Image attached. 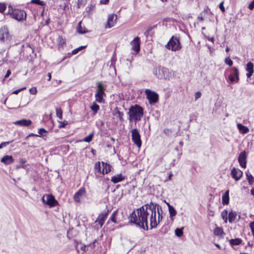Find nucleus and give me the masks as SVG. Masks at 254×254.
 Wrapping results in <instances>:
<instances>
[{"label":"nucleus","instance_id":"obj_1","mask_svg":"<svg viewBox=\"0 0 254 254\" xmlns=\"http://www.w3.org/2000/svg\"><path fill=\"white\" fill-rule=\"evenodd\" d=\"M162 208L157 203L150 202L133 210L128 216L130 223H133L140 228L148 230V219L150 229L156 228L162 220Z\"/></svg>","mask_w":254,"mask_h":254},{"label":"nucleus","instance_id":"obj_2","mask_svg":"<svg viewBox=\"0 0 254 254\" xmlns=\"http://www.w3.org/2000/svg\"><path fill=\"white\" fill-rule=\"evenodd\" d=\"M128 114L130 121H139L143 116V109L140 106L135 104L130 107Z\"/></svg>","mask_w":254,"mask_h":254},{"label":"nucleus","instance_id":"obj_3","mask_svg":"<svg viewBox=\"0 0 254 254\" xmlns=\"http://www.w3.org/2000/svg\"><path fill=\"white\" fill-rule=\"evenodd\" d=\"M8 8L7 14H9L11 18L18 21H22L26 19V13L24 10L13 9L11 5H9Z\"/></svg>","mask_w":254,"mask_h":254},{"label":"nucleus","instance_id":"obj_4","mask_svg":"<svg viewBox=\"0 0 254 254\" xmlns=\"http://www.w3.org/2000/svg\"><path fill=\"white\" fill-rule=\"evenodd\" d=\"M165 47L167 49L174 52L179 51L182 48L179 38L175 36H172Z\"/></svg>","mask_w":254,"mask_h":254},{"label":"nucleus","instance_id":"obj_5","mask_svg":"<svg viewBox=\"0 0 254 254\" xmlns=\"http://www.w3.org/2000/svg\"><path fill=\"white\" fill-rule=\"evenodd\" d=\"M153 73L159 79H166L169 78L170 72L168 68L159 66L158 68L154 69Z\"/></svg>","mask_w":254,"mask_h":254},{"label":"nucleus","instance_id":"obj_6","mask_svg":"<svg viewBox=\"0 0 254 254\" xmlns=\"http://www.w3.org/2000/svg\"><path fill=\"white\" fill-rule=\"evenodd\" d=\"M43 203L50 207H55L58 204V202L52 194H46L42 197Z\"/></svg>","mask_w":254,"mask_h":254},{"label":"nucleus","instance_id":"obj_7","mask_svg":"<svg viewBox=\"0 0 254 254\" xmlns=\"http://www.w3.org/2000/svg\"><path fill=\"white\" fill-rule=\"evenodd\" d=\"M145 93L149 104H154L158 102L159 96L157 93L148 89L145 90Z\"/></svg>","mask_w":254,"mask_h":254},{"label":"nucleus","instance_id":"obj_8","mask_svg":"<svg viewBox=\"0 0 254 254\" xmlns=\"http://www.w3.org/2000/svg\"><path fill=\"white\" fill-rule=\"evenodd\" d=\"M131 139L137 147L140 148L142 144L140 134L137 128H134L131 130Z\"/></svg>","mask_w":254,"mask_h":254},{"label":"nucleus","instance_id":"obj_9","mask_svg":"<svg viewBox=\"0 0 254 254\" xmlns=\"http://www.w3.org/2000/svg\"><path fill=\"white\" fill-rule=\"evenodd\" d=\"M98 90L95 94L96 100L99 103H102L103 101V95H105V88L101 82L97 83Z\"/></svg>","mask_w":254,"mask_h":254},{"label":"nucleus","instance_id":"obj_10","mask_svg":"<svg viewBox=\"0 0 254 254\" xmlns=\"http://www.w3.org/2000/svg\"><path fill=\"white\" fill-rule=\"evenodd\" d=\"M229 79L231 82L236 81L238 82L239 80V71L238 68L233 67L231 69L230 74L228 76Z\"/></svg>","mask_w":254,"mask_h":254},{"label":"nucleus","instance_id":"obj_11","mask_svg":"<svg viewBox=\"0 0 254 254\" xmlns=\"http://www.w3.org/2000/svg\"><path fill=\"white\" fill-rule=\"evenodd\" d=\"M130 45L132 46L131 49L134 51L136 54L138 53L140 49V39L138 37H136L130 42Z\"/></svg>","mask_w":254,"mask_h":254},{"label":"nucleus","instance_id":"obj_12","mask_svg":"<svg viewBox=\"0 0 254 254\" xmlns=\"http://www.w3.org/2000/svg\"><path fill=\"white\" fill-rule=\"evenodd\" d=\"M5 39L9 40V35L7 27L3 26L0 29V40L3 42Z\"/></svg>","mask_w":254,"mask_h":254},{"label":"nucleus","instance_id":"obj_13","mask_svg":"<svg viewBox=\"0 0 254 254\" xmlns=\"http://www.w3.org/2000/svg\"><path fill=\"white\" fill-rule=\"evenodd\" d=\"M247 155L245 151L241 152L238 156V162L240 165L242 167L245 168L247 165Z\"/></svg>","mask_w":254,"mask_h":254},{"label":"nucleus","instance_id":"obj_14","mask_svg":"<svg viewBox=\"0 0 254 254\" xmlns=\"http://www.w3.org/2000/svg\"><path fill=\"white\" fill-rule=\"evenodd\" d=\"M231 176L235 181H237L240 179L243 175V172L240 169L233 168L231 172Z\"/></svg>","mask_w":254,"mask_h":254},{"label":"nucleus","instance_id":"obj_15","mask_svg":"<svg viewBox=\"0 0 254 254\" xmlns=\"http://www.w3.org/2000/svg\"><path fill=\"white\" fill-rule=\"evenodd\" d=\"M117 19V16L116 14H111L108 16V22L105 26L106 28H111L114 25Z\"/></svg>","mask_w":254,"mask_h":254},{"label":"nucleus","instance_id":"obj_16","mask_svg":"<svg viewBox=\"0 0 254 254\" xmlns=\"http://www.w3.org/2000/svg\"><path fill=\"white\" fill-rule=\"evenodd\" d=\"M86 193V190L84 188H80L74 194L73 198L75 201L79 202L80 201V197Z\"/></svg>","mask_w":254,"mask_h":254},{"label":"nucleus","instance_id":"obj_17","mask_svg":"<svg viewBox=\"0 0 254 254\" xmlns=\"http://www.w3.org/2000/svg\"><path fill=\"white\" fill-rule=\"evenodd\" d=\"M15 125L21 127H29L32 124V121L30 120L22 119L13 122Z\"/></svg>","mask_w":254,"mask_h":254},{"label":"nucleus","instance_id":"obj_18","mask_svg":"<svg viewBox=\"0 0 254 254\" xmlns=\"http://www.w3.org/2000/svg\"><path fill=\"white\" fill-rule=\"evenodd\" d=\"M246 70L248 72L246 74L247 77L250 78L254 73V64L251 62L248 63Z\"/></svg>","mask_w":254,"mask_h":254},{"label":"nucleus","instance_id":"obj_19","mask_svg":"<svg viewBox=\"0 0 254 254\" xmlns=\"http://www.w3.org/2000/svg\"><path fill=\"white\" fill-rule=\"evenodd\" d=\"M0 161L5 165H8L13 163L14 159L11 155H5L1 159Z\"/></svg>","mask_w":254,"mask_h":254},{"label":"nucleus","instance_id":"obj_20","mask_svg":"<svg viewBox=\"0 0 254 254\" xmlns=\"http://www.w3.org/2000/svg\"><path fill=\"white\" fill-rule=\"evenodd\" d=\"M107 212L100 214L95 222H97L98 224L100 225L101 227H102L104 223L105 220L107 218Z\"/></svg>","mask_w":254,"mask_h":254},{"label":"nucleus","instance_id":"obj_21","mask_svg":"<svg viewBox=\"0 0 254 254\" xmlns=\"http://www.w3.org/2000/svg\"><path fill=\"white\" fill-rule=\"evenodd\" d=\"M125 179V177L123 176L122 174H119L112 177L111 181L114 184L120 182Z\"/></svg>","mask_w":254,"mask_h":254},{"label":"nucleus","instance_id":"obj_22","mask_svg":"<svg viewBox=\"0 0 254 254\" xmlns=\"http://www.w3.org/2000/svg\"><path fill=\"white\" fill-rule=\"evenodd\" d=\"M111 170V166L104 162H102V174H107Z\"/></svg>","mask_w":254,"mask_h":254},{"label":"nucleus","instance_id":"obj_23","mask_svg":"<svg viewBox=\"0 0 254 254\" xmlns=\"http://www.w3.org/2000/svg\"><path fill=\"white\" fill-rule=\"evenodd\" d=\"M222 203L223 205H228L229 203V191L227 190L222 195Z\"/></svg>","mask_w":254,"mask_h":254},{"label":"nucleus","instance_id":"obj_24","mask_svg":"<svg viewBox=\"0 0 254 254\" xmlns=\"http://www.w3.org/2000/svg\"><path fill=\"white\" fill-rule=\"evenodd\" d=\"M166 203L168 207L169 217L171 219H173V217L176 215L177 211L173 206L171 205L169 203Z\"/></svg>","mask_w":254,"mask_h":254},{"label":"nucleus","instance_id":"obj_25","mask_svg":"<svg viewBox=\"0 0 254 254\" xmlns=\"http://www.w3.org/2000/svg\"><path fill=\"white\" fill-rule=\"evenodd\" d=\"M237 216V212L231 210L228 213V221L229 223H232L234 222Z\"/></svg>","mask_w":254,"mask_h":254},{"label":"nucleus","instance_id":"obj_26","mask_svg":"<svg viewBox=\"0 0 254 254\" xmlns=\"http://www.w3.org/2000/svg\"><path fill=\"white\" fill-rule=\"evenodd\" d=\"M214 234L216 236L223 238L225 235V233L222 228L217 227L214 230Z\"/></svg>","mask_w":254,"mask_h":254},{"label":"nucleus","instance_id":"obj_27","mask_svg":"<svg viewBox=\"0 0 254 254\" xmlns=\"http://www.w3.org/2000/svg\"><path fill=\"white\" fill-rule=\"evenodd\" d=\"M237 127L241 133L244 134L247 133L249 129V128L241 124H237Z\"/></svg>","mask_w":254,"mask_h":254},{"label":"nucleus","instance_id":"obj_28","mask_svg":"<svg viewBox=\"0 0 254 254\" xmlns=\"http://www.w3.org/2000/svg\"><path fill=\"white\" fill-rule=\"evenodd\" d=\"M124 113L120 111L117 108H116L114 112V116L119 118L120 121H123V116Z\"/></svg>","mask_w":254,"mask_h":254},{"label":"nucleus","instance_id":"obj_29","mask_svg":"<svg viewBox=\"0 0 254 254\" xmlns=\"http://www.w3.org/2000/svg\"><path fill=\"white\" fill-rule=\"evenodd\" d=\"M94 169L95 173L102 174V163H101L100 162H96L95 164Z\"/></svg>","mask_w":254,"mask_h":254},{"label":"nucleus","instance_id":"obj_30","mask_svg":"<svg viewBox=\"0 0 254 254\" xmlns=\"http://www.w3.org/2000/svg\"><path fill=\"white\" fill-rule=\"evenodd\" d=\"M242 240L240 238L232 239L229 241L230 244L232 246H238L242 242Z\"/></svg>","mask_w":254,"mask_h":254},{"label":"nucleus","instance_id":"obj_31","mask_svg":"<svg viewBox=\"0 0 254 254\" xmlns=\"http://www.w3.org/2000/svg\"><path fill=\"white\" fill-rule=\"evenodd\" d=\"M246 175L249 184L252 185L254 183V177L249 173V171L246 172Z\"/></svg>","mask_w":254,"mask_h":254},{"label":"nucleus","instance_id":"obj_32","mask_svg":"<svg viewBox=\"0 0 254 254\" xmlns=\"http://www.w3.org/2000/svg\"><path fill=\"white\" fill-rule=\"evenodd\" d=\"M77 32L79 34H84L87 31L83 28L81 25V22L80 21L77 26Z\"/></svg>","mask_w":254,"mask_h":254},{"label":"nucleus","instance_id":"obj_33","mask_svg":"<svg viewBox=\"0 0 254 254\" xmlns=\"http://www.w3.org/2000/svg\"><path fill=\"white\" fill-rule=\"evenodd\" d=\"M91 110L94 112V114H95L97 113L98 110H99L100 107L96 103H94L90 107Z\"/></svg>","mask_w":254,"mask_h":254},{"label":"nucleus","instance_id":"obj_34","mask_svg":"<svg viewBox=\"0 0 254 254\" xmlns=\"http://www.w3.org/2000/svg\"><path fill=\"white\" fill-rule=\"evenodd\" d=\"M221 217L225 223H227L228 219V214L227 210H224L221 212Z\"/></svg>","mask_w":254,"mask_h":254},{"label":"nucleus","instance_id":"obj_35","mask_svg":"<svg viewBox=\"0 0 254 254\" xmlns=\"http://www.w3.org/2000/svg\"><path fill=\"white\" fill-rule=\"evenodd\" d=\"M183 227L181 228H177L175 231V235L179 237L182 236L183 235Z\"/></svg>","mask_w":254,"mask_h":254},{"label":"nucleus","instance_id":"obj_36","mask_svg":"<svg viewBox=\"0 0 254 254\" xmlns=\"http://www.w3.org/2000/svg\"><path fill=\"white\" fill-rule=\"evenodd\" d=\"M93 135H94V132L93 131L89 135L84 137L83 138V140L86 142H90L92 141V140L93 139Z\"/></svg>","mask_w":254,"mask_h":254},{"label":"nucleus","instance_id":"obj_37","mask_svg":"<svg viewBox=\"0 0 254 254\" xmlns=\"http://www.w3.org/2000/svg\"><path fill=\"white\" fill-rule=\"evenodd\" d=\"M57 117L60 120L63 119V111L61 108H57L56 109Z\"/></svg>","mask_w":254,"mask_h":254},{"label":"nucleus","instance_id":"obj_38","mask_svg":"<svg viewBox=\"0 0 254 254\" xmlns=\"http://www.w3.org/2000/svg\"><path fill=\"white\" fill-rule=\"evenodd\" d=\"M58 42L59 47H62L65 44V40L62 36H59L58 38Z\"/></svg>","mask_w":254,"mask_h":254},{"label":"nucleus","instance_id":"obj_39","mask_svg":"<svg viewBox=\"0 0 254 254\" xmlns=\"http://www.w3.org/2000/svg\"><path fill=\"white\" fill-rule=\"evenodd\" d=\"M163 132L166 135L170 137L172 135V134L174 131L171 129L165 128L163 130Z\"/></svg>","mask_w":254,"mask_h":254},{"label":"nucleus","instance_id":"obj_40","mask_svg":"<svg viewBox=\"0 0 254 254\" xmlns=\"http://www.w3.org/2000/svg\"><path fill=\"white\" fill-rule=\"evenodd\" d=\"M225 63L230 66H231L233 64V62L231 60L229 56L226 57L224 61Z\"/></svg>","mask_w":254,"mask_h":254},{"label":"nucleus","instance_id":"obj_41","mask_svg":"<svg viewBox=\"0 0 254 254\" xmlns=\"http://www.w3.org/2000/svg\"><path fill=\"white\" fill-rule=\"evenodd\" d=\"M117 214V211L116 210L114 211L111 215V216L110 218V220H111L112 222H113L115 223H117V221L116 220V216Z\"/></svg>","mask_w":254,"mask_h":254},{"label":"nucleus","instance_id":"obj_42","mask_svg":"<svg viewBox=\"0 0 254 254\" xmlns=\"http://www.w3.org/2000/svg\"><path fill=\"white\" fill-rule=\"evenodd\" d=\"M26 160L25 159H23V158L21 159L20 160V164L17 165V168H21L23 169H25V166L24 165V164L25 163H26Z\"/></svg>","mask_w":254,"mask_h":254},{"label":"nucleus","instance_id":"obj_43","mask_svg":"<svg viewBox=\"0 0 254 254\" xmlns=\"http://www.w3.org/2000/svg\"><path fill=\"white\" fill-rule=\"evenodd\" d=\"M86 46H80V47H79L78 48H76V49H75L73 50L72 51V55H75V54H77V53H78L79 51H80V50H82V49H83L85 48H86Z\"/></svg>","mask_w":254,"mask_h":254},{"label":"nucleus","instance_id":"obj_44","mask_svg":"<svg viewBox=\"0 0 254 254\" xmlns=\"http://www.w3.org/2000/svg\"><path fill=\"white\" fill-rule=\"evenodd\" d=\"M155 27V26H150L144 32V35L147 37L149 35H150V32L152 31V30Z\"/></svg>","mask_w":254,"mask_h":254},{"label":"nucleus","instance_id":"obj_45","mask_svg":"<svg viewBox=\"0 0 254 254\" xmlns=\"http://www.w3.org/2000/svg\"><path fill=\"white\" fill-rule=\"evenodd\" d=\"M86 1V0H77V7L79 8L81 6L85 5Z\"/></svg>","mask_w":254,"mask_h":254},{"label":"nucleus","instance_id":"obj_46","mask_svg":"<svg viewBox=\"0 0 254 254\" xmlns=\"http://www.w3.org/2000/svg\"><path fill=\"white\" fill-rule=\"evenodd\" d=\"M115 63H116V59L114 57H112L110 60V67H112L114 69H115Z\"/></svg>","mask_w":254,"mask_h":254},{"label":"nucleus","instance_id":"obj_47","mask_svg":"<svg viewBox=\"0 0 254 254\" xmlns=\"http://www.w3.org/2000/svg\"><path fill=\"white\" fill-rule=\"evenodd\" d=\"M6 6L4 3H0V12L3 13L6 9Z\"/></svg>","mask_w":254,"mask_h":254},{"label":"nucleus","instance_id":"obj_48","mask_svg":"<svg viewBox=\"0 0 254 254\" xmlns=\"http://www.w3.org/2000/svg\"><path fill=\"white\" fill-rule=\"evenodd\" d=\"M31 2L32 3H35L40 5H44V2L43 1H41L40 0H31Z\"/></svg>","mask_w":254,"mask_h":254},{"label":"nucleus","instance_id":"obj_49","mask_svg":"<svg viewBox=\"0 0 254 254\" xmlns=\"http://www.w3.org/2000/svg\"><path fill=\"white\" fill-rule=\"evenodd\" d=\"M47 131L46 129H45L43 128H41L38 130V133L39 134V135H38V136H44L43 133H47Z\"/></svg>","mask_w":254,"mask_h":254},{"label":"nucleus","instance_id":"obj_50","mask_svg":"<svg viewBox=\"0 0 254 254\" xmlns=\"http://www.w3.org/2000/svg\"><path fill=\"white\" fill-rule=\"evenodd\" d=\"M29 92L30 94H32V95H35L37 92V88L36 87H32V88H31L30 89H29Z\"/></svg>","mask_w":254,"mask_h":254},{"label":"nucleus","instance_id":"obj_51","mask_svg":"<svg viewBox=\"0 0 254 254\" xmlns=\"http://www.w3.org/2000/svg\"><path fill=\"white\" fill-rule=\"evenodd\" d=\"M250 227L251 229V231L252 232V234L254 238V221L251 222L250 224Z\"/></svg>","mask_w":254,"mask_h":254},{"label":"nucleus","instance_id":"obj_52","mask_svg":"<svg viewBox=\"0 0 254 254\" xmlns=\"http://www.w3.org/2000/svg\"><path fill=\"white\" fill-rule=\"evenodd\" d=\"M11 141H6V142H2L0 144V149L2 147L5 146L7 145H8Z\"/></svg>","mask_w":254,"mask_h":254},{"label":"nucleus","instance_id":"obj_53","mask_svg":"<svg viewBox=\"0 0 254 254\" xmlns=\"http://www.w3.org/2000/svg\"><path fill=\"white\" fill-rule=\"evenodd\" d=\"M201 95V93L200 91H197L194 95L195 100H197L198 98H200Z\"/></svg>","mask_w":254,"mask_h":254},{"label":"nucleus","instance_id":"obj_54","mask_svg":"<svg viewBox=\"0 0 254 254\" xmlns=\"http://www.w3.org/2000/svg\"><path fill=\"white\" fill-rule=\"evenodd\" d=\"M223 4H224V2L223 1H222L220 4H219V8L220 9L221 11L222 12H224L225 11V7L223 5Z\"/></svg>","mask_w":254,"mask_h":254},{"label":"nucleus","instance_id":"obj_55","mask_svg":"<svg viewBox=\"0 0 254 254\" xmlns=\"http://www.w3.org/2000/svg\"><path fill=\"white\" fill-rule=\"evenodd\" d=\"M248 8L250 10H253L254 8V0H253L249 4Z\"/></svg>","mask_w":254,"mask_h":254},{"label":"nucleus","instance_id":"obj_56","mask_svg":"<svg viewBox=\"0 0 254 254\" xmlns=\"http://www.w3.org/2000/svg\"><path fill=\"white\" fill-rule=\"evenodd\" d=\"M25 88H26V87H24L21 88L20 89H18L17 90H15L14 91H13L12 94H17L20 91L25 89Z\"/></svg>","mask_w":254,"mask_h":254},{"label":"nucleus","instance_id":"obj_57","mask_svg":"<svg viewBox=\"0 0 254 254\" xmlns=\"http://www.w3.org/2000/svg\"><path fill=\"white\" fill-rule=\"evenodd\" d=\"M67 123H65L64 122H60L59 127L60 128L64 127H65V125H67Z\"/></svg>","mask_w":254,"mask_h":254},{"label":"nucleus","instance_id":"obj_58","mask_svg":"<svg viewBox=\"0 0 254 254\" xmlns=\"http://www.w3.org/2000/svg\"><path fill=\"white\" fill-rule=\"evenodd\" d=\"M10 74H11L10 70V69L7 70L6 71V73L4 76V78H7L10 75Z\"/></svg>","mask_w":254,"mask_h":254},{"label":"nucleus","instance_id":"obj_59","mask_svg":"<svg viewBox=\"0 0 254 254\" xmlns=\"http://www.w3.org/2000/svg\"><path fill=\"white\" fill-rule=\"evenodd\" d=\"M109 0H101L100 3L101 4H107L109 2Z\"/></svg>","mask_w":254,"mask_h":254},{"label":"nucleus","instance_id":"obj_60","mask_svg":"<svg viewBox=\"0 0 254 254\" xmlns=\"http://www.w3.org/2000/svg\"><path fill=\"white\" fill-rule=\"evenodd\" d=\"M29 136H38V135L37 134H34L33 133H31L30 134H29L27 137L26 138H28V137Z\"/></svg>","mask_w":254,"mask_h":254},{"label":"nucleus","instance_id":"obj_61","mask_svg":"<svg viewBox=\"0 0 254 254\" xmlns=\"http://www.w3.org/2000/svg\"><path fill=\"white\" fill-rule=\"evenodd\" d=\"M208 40L212 42H214V38L213 37H209L208 38Z\"/></svg>","mask_w":254,"mask_h":254},{"label":"nucleus","instance_id":"obj_62","mask_svg":"<svg viewBox=\"0 0 254 254\" xmlns=\"http://www.w3.org/2000/svg\"><path fill=\"white\" fill-rule=\"evenodd\" d=\"M173 176V174L171 172L170 173L169 176H168V180H171L172 179V177Z\"/></svg>","mask_w":254,"mask_h":254},{"label":"nucleus","instance_id":"obj_63","mask_svg":"<svg viewBox=\"0 0 254 254\" xmlns=\"http://www.w3.org/2000/svg\"><path fill=\"white\" fill-rule=\"evenodd\" d=\"M251 193L252 195H254V188H253L251 190Z\"/></svg>","mask_w":254,"mask_h":254},{"label":"nucleus","instance_id":"obj_64","mask_svg":"<svg viewBox=\"0 0 254 254\" xmlns=\"http://www.w3.org/2000/svg\"><path fill=\"white\" fill-rule=\"evenodd\" d=\"M198 19L199 21H203V17H202V16H198Z\"/></svg>","mask_w":254,"mask_h":254}]
</instances>
